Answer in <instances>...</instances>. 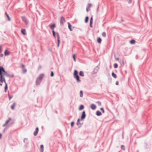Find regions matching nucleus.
Instances as JSON below:
<instances>
[{
    "label": "nucleus",
    "instance_id": "nucleus-13",
    "mask_svg": "<svg viewBox=\"0 0 152 152\" xmlns=\"http://www.w3.org/2000/svg\"><path fill=\"white\" fill-rule=\"evenodd\" d=\"M80 119L79 118L77 119V125L79 127H80L81 126V124L80 122Z\"/></svg>",
    "mask_w": 152,
    "mask_h": 152
},
{
    "label": "nucleus",
    "instance_id": "nucleus-48",
    "mask_svg": "<svg viewBox=\"0 0 152 152\" xmlns=\"http://www.w3.org/2000/svg\"><path fill=\"white\" fill-rule=\"evenodd\" d=\"M2 137V134L0 133V139Z\"/></svg>",
    "mask_w": 152,
    "mask_h": 152
},
{
    "label": "nucleus",
    "instance_id": "nucleus-52",
    "mask_svg": "<svg viewBox=\"0 0 152 152\" xmlns=\"http://www.w3.org/2000/svg\"><path fill=\"white\" fill-rule=\"evenodd\" d=\"M121 21H122V22H123L124 21V20H122V19H121Z\"/></svg>",
    "mask_w": 152,
    "mask_h": 152
},
{
    "label": "nucleus",
    "instance_id": "nucleus-26",
    "mask_svg": "<svg viewBox=\"0 0 152 152\" xmlns=\"http://www.w3.org/2000/svg\"><path fill=\"white\" fill-rule=\"evenodd\" d=\"M101 41L102 39L100 37H99L97 39V42L98 43H100L101 42Z\"/></svg>",
    "mask_w": 152,
    "mask_h": 152
},
{
    "label": "nucleus",
    "instance_id": "nucleus-41",
    "mask_svg": "<svg viewBox=\"0 0 152 152\" xmlns=\"http://www.w3.org/2000/svg\"><path fill=\"white\" fill-rule=\"evenodd\" d=\"M92 23H93V22H90V27H92Z\"/></svg>",
    "mask_w": 152,
    "mask_h": 152
},
{
    "label": "nucleus",
    "instance_id": "nucleus-44",
    "mask_svg": "<svg viewBox=\"0 0 152 152\" xmlns=\"http://www.w3.org/2000/svg\"><path fill=\"white\" fill-rule=\"evenodd\" d=\"M39 129L38 127H37L35 131L38 132Z\"/></svg>",
    "mask_w": 152,
    "mask_h": 152
},
{
    "label": "nucleus",
    "instance_id": "nucleus-25",
    "mask_svg": "<svg viewBox=\"0 0 152 152\" xmlns=\"http://www.w3.org/2000/svg\"><path fill=\"white\" fill-rule=\"evenodd\" d=\"M130 42L131 44H134L135 42V41L134 40H132L130 41Z\"/></svg>",
    "mask_w": 152,
    "mask_h": 152
},
{
    "label": "nucleus",
    "instance_id": "nucleus-24",
    "mask_svg": "<svg viewBox=\"0 0 152 152\" xmlns=\"http://www.w3.org/2000/svg\"><path fill=\"white\" fill-rule=\"evenodd\" d=\"M84 108V106L83 105H81L79 108V110H83Z\"/></svg>",
    "mask_w": 152,
    "mask_h": 152
},
{
    "label": "nucleus",
    "instance_id": "nucleus-3",
    "mask_svg": "<svg viewBox=\"0 0 152 152\" xmlns=\"http://www.w3.org/2000/svg\"><path fill=\"white\" fill-rule=\"evenodd\" d=\"M73 76L74 78L76 79L77 82L79 83L81 81V80L80 79L79 76L78 75V72L76 70H74Z\"/></svg>",
    "mask_w": 152,
    "mask_h": 152
},
{
    "label": "nucleus",
    "instance_id": "nucleus-10",
    "mask_svg": "<svg viewBox=\"0 0 152 152\" xmlns=\"http://www.w3.org/2000/svg\"><path fill=\"white\" fill-rule=\"evenodd\" d=\"M22 18L23 21L24 22L26 25H27L28 23V21H27L26 18L24 16L22 17Z\"/></svg>",
    "mask_w": 152,
    "mask_h": 152
},
{
    "label": "nucleus",
    "instance_id": "nucleus-28",
    "mask_svg": "<svg viewBox=\"0 0 152 152\" xmlns=\"http://www.w3.org/2000/svg\"><path fill=\"white\" fill-rule=\"evenodd\" d=\"M6 15V16L7 17V18L8 20L9 21H10V18L9 16V15L7 14V13L6 12H5Z\"/></svg>",
    "mask_w": 152,
    "mask_h": 152
},
{
    "label": "nucleus",
    "instance_id": "nucleus-45",
    "mask_svg": "<svg viewBox=\"0 0 152 152\" xmlns=\"http://www.w3.org/2000/svg\"><path fill=\"white\" fill-rule=\"evenodd\" d=\"M118 84H119V83H118V82L117 81L116 82V83H115V84L116 85H118Z\"/></svg>",
    "mask_w": 152,
    "mask_h": 152
},
{
    "label": "nucleus",
    "instance_id": "nucleus-53",
    "mask_svg": "<svg viewBox=\"0 0 152 152\" xmlns=\"http://www.w3.org/2000/svg\"><path fill=\"white\" fill-rule=\"evenodd\" d=\"M1 67H3L2 66H0V68L1 69Z\"/></svg>",
    "mask_w": 152,
    "mask_h": 152
},
{
    "label": "nucleus",
    "instance_id": "nucleus-38",
    "mask_svg": "<svg viewBox=\"0 0 152 152\" xmlns=\"http://www.w3.org/2000/svg\"><path fill=\"white\" fill-rule=\"evenodd\" d=\"M100 110L102 112V113H104V111L103 108H100Z\"/></svg>",
    "mask_w": 152,
    "mask_h": 152
},
{
    "label": "nucleus",
    "instance_id": "nucleus-2",
    "mask_svg": "<svg viewBox=\"0 0 152 152\" xmlns=\"http://www.w3.org/2000/svg\"><path fill=\"white\" fill-rule=\"evenodd\" d=\"M44 76L43 74H40L36 79V84L37 85H39Z\"/></svg>",
    "mask_w": 152,
    "mask_h": 152
},
{
    "label": "nucleus",
    "instance_id": "nucleus-33",
    "mask_svg": "<svg viewBox=\"0 0 152 152\" xmlns=\"http://www.w3.org/2000/svg\"><path fill=\"white\" fill-rule=\"evenodd\" d=\"M121 149L123 150H125V147L124 145H122L121 146Z\"/></svg>",
    "mask_w": 152,
    "mask_h": 152
},
{
    "label": "nucleus",
    "instance_id": "nucleus-23",
    "mask_svg": "<svg viewBox=\"0 0 152 152\" xmlns=\"http://www.w3.org/2000/svg\"><path fill=\"white\" fill-rule=\"evenodd\" d=\"M44 146L43 145H40V149L41 152H43L44 151L43 150Z\"/></svg>",
    "mask_w": 152,
    "mask_h": 152
},
{
    "label": "nucleus",
    "instance_id": "nucleus-50",
    "mask_svg": "<svg viewBox=\"0 0 152 152\" xmlns=\"http://www.w3.org/2000/svg\"><path fill=\"white\" fill-rule=\"evenodd\" d=\"M10 77H14V75H12V76H10Z\"/></svg>",
    "mask_w": 152,
    "mask_h": 152
},
{
    "label": "nucleus",
    "instance_id": "nucleus-16",
    "mask_svg": "<svg viewBox=\"0 0 152 152\" xmlns=\"http://www.w3.org/2000/svg\"><path fill=\"white\" fill-rule=\"evenodd\" d=\"M16 103L15 102H14L11 106V108L12 110H14V107L16 105Z\"/></svg>",
    "mask_w": 152,
    "mask_h": 152
},
{
    "label": "nucleus",
    "instance_id": "nucleus-17",
    "mask_svg": "<svg viewBox=\"0 0 152 152\" xmlns=\"http://www.w3.org/2000/svg\"><path fill=\"white\" fill-rule=\"evenodd\" d=\"M10 53V52L8 51L7 50H6L4 52V53L5 56H7L9 55Z\"/></svg>",
    "mask_w": 152,
    "mask_h": 152
},
{
    "label": "nucleus",
    "instance_id": "nucleus-31",
    "mask_svg": "<svg viewBox=\"0 0 152 152\" xmlns=\"http://www.w3.org/2000/svg\"><path fill=\"white\" fill-rule=\"evenodd\" d=\"M8 96L9 98V100H10L13 97V96H10V94H8Z\"/></svg>",
    "mask_w": 152,
    "mask_h": 152
},
{
    "label": "nucleus",
    "instance_id": "nucleus-32",
    "mask_svg": "<svg viewBox=\"0 0 152 152\" xmlns=\"http://www.w3.org/2000/svg\"><path fill=\"white\" fill-rule=\"evenodd\" d=\"M114 67L115 68H117L118 67V64L116 63L114 64Z\"/></svg>",
    "mask_w": 152,
    "mask_h": 152
},
{
    "label": "nucleus",
    "instance_id": "nucleus-37",
    "mask_svg": "<svg viewBox=\"0 0 152 152\" xmlns=\"http://www.w3.org/2000/svg\"><path fill=\"white\" fill-rule=\"evenodd\" d=\"M96 103L98 104V105L99 106H101V103L100 101H98L96 102Z\"/></svg>",
    "mask_w": 152,
    "mask_h": 152
},
{
    "label": "nucleus",
    "instance_id": "nucleus-22",
    "mask_svg": "<svg viewBox=\"0 0 152 152\" xmlns=\"http://www.w3.org/2000/svg\"><path fill=\"white\" fill-rule=\"evenodd\" d=\"M79 75L82 77H83L84 76V74L83 72L82 71H80L79 72Z\"/></svg>",
    "mask_w": 152,
    "mask_h": 152
},
{
    "label": "nucleus",
    "instance_id": "nucleus-30",
    "mask_svg": "<svg viewBox=\"0 0 152 152\" xmlns=\"http://www.w3.org/2000/svg\"><path fill=\"white\" fill-rule=\"evenodd\" d=\"M102 35L104 37H105L106 36V34L105 32H103L102 34Z\"/></svg>",
    "mask_w": 152,
    "mask_h": 152
},
{
    "label": "nucleus",
    "instance_id": "nucleus-19",
    "mask_svg": "<svg viewBox=\"0 0 152 152\" xmlns=\"http://www.w3.org/2000/svg\"><path fill=\"white\" fill-rule=\"evenodd\" d=\"M68 26L69 29L71 31H72V29L71 28L72 26L69 23H68Z\"/></svg>",
    "mask_w": 152,
    "mask_h": 152
},
{
    "label": "nucleus",
    "instance_id": "nucleus-36",
    "mask_svg": "<svg viewBox=\"0 0 152 152\" xmlns=\"http://www.w3.org/2000/svg\"><path fill=\"white\" fill-rule=\"evenodd\" d=\"M73 58L74 59V61H76V59L75 58V54H74L73 55Z\"/></svg>",
    "mask_w": 152,
    "mask_h": 152
},
{
    "label": "nucleus",
    "instance_id": "nucleus-20",
    "mask_svg": "<svg viewBox=\"0 0 152 152\" xmlns=\"http://www.w3.org/2000/svg\"><path fill=\"white\" fill-rule=\"evenodd\" d=\"M23 142L26 144H28V139L27 138H25L24 139Z\"/></svg>",
    "mask_w": 152,
    "mask_h": 152
},
{
    "label": "nucleus",
    "instance_id": "nucleus-39",
    "mask_svg": "<svg viewBox=\"0 0 152 152\" xmlns=\"http://www.w3.org/2000/svg\"><path fill=\"white\" fill-rule=\"evenodd\" d=\"M50 76L52 77H53L54 76V73L53 71L51 72Z\"/></svg>",
    "mask_w": 152,
    "mask_h": 152
},
{
    "label": "nucleus",
    "instance_id": "nucleus-6",
    "mask_svg": "<svg viewBox=\"0 0 152 152\" xmlns=\"http://www.w3.org/2000/svg\"><path fill=\"white\" fill-rule=\"evenodd\" d=\"M56 34L57 35V46L58 47L59 46V43L60 42V36L59 34L58 33H56Z\"/></svg>",
    "mask_w": 152,
    "mask_h": 152
},
{
    "label": "nucleus",
    "instance_id": "nucleus-46",
    "mask_svg": "<svg viewBox=\"0 0 152 152\" xmlns=\"http://www.w3.org/2000/svg\"><path fill=\"white\" fill-rule=\"evenodd\" d=\"M3 56V54H1L0 55V57H2Z\"/></svg>",
    "mask_w": 152,
    "mask_h": 152
},
{
    "label": "nucleus",
    "instance_id": "nucleus-27",
    "mask_svg": "<svg viewBox=\"0 0 152 152\" xmlns=\"http://www.w3.org/2000/svg\"><path fill=\"white\" fill-rule=\"evenodd\" d=\"M88 16H86V17L85 19V22L86 23H87L88 22Z\"/></svg>",
    "mask_w": 152,
    "mask_h": 152
},
{
    "label": "nucleus",
    "instance_id": "nucleus-4",
    "mask_svg": "<svg viewBox=\"0 0 152 152\" xmlns=\"http://www.w3.org/2000/svg\"><path fill=\"white\" fill-rule=\"evenodd\" d=\"M21 66L22 67V69H23V73L25 74L27 72V69H26L25 67V66L23 64H21Z\"/></svg>",
    "mask_w": 152,
    "mask_h": 152
},
{
    "label": "nucleus",
    "instance_id": "nucleus-47",
    "mask_svg": "<svg viewBox=\"0 0 152 152\" xmlns=\"http://www.w3.org/2000/svg\"><path fill=\"white\" fill-rule=\"evenodd\" d=\"M132 2V0H129V4L131 3Z\"/></svg>",
    "mask_w": 152,
    "mask_h": 152
},
{
    "label": "nucleus",
    "instance_id": "nucleus-7",
    "mask_svg": "<svg viewBox=\"0 0 152 152\" xmlns=\"http://www.w3.org/2000/svg\"><path fill=\"white\" fill-rule=\"evenodd\" d=\"M86 116V114L85 113V112L84 111L82 113V114L81 116V119L82 120H83L84 119Z\"/></svg>",
    "mask_w": 152,
    "mask_h": 152
},
{
    "label": "nucleus",
    "instance_id": "nucleus-40",
    "mask_svg": "<svg viewBox=\"0 0 152 152\" xmlns=\"http://www.w3.org/2000/svg\"><path fill=\"white\" fill-rule=\"evenodd\" d=\"M92 6V4H91L89 3L88 5V8Z\"/></svg>",
    "mask_w": 152,
    "mask_h": 152
},
{
    "label": "nucleus",
    "instance_id": "nucleus-51",
    "mask_svg": "<svg viewBox=\"0 0 152 152\" xmlns=\"http://www.w3.org/2000/svg\"><path fill=\"white\" fill-rule=\"evenodd\" d=\"M0 85L1 86H2V84L1 83H0Z\"/></svg>",
    "mask_w": 152,
    "mask_h": 152
},
{
    "label": "nucleus",
    "instance_id": "nucleus-11",
    "mask_svg": "<svg viewBox=\"0 0 152 152\" xmlns=\"http://www.w3.org/2000/svg\"><path fill=\"white\" fill-rule=\"evenodd\" d=\"M21 32L24 35H25L26 34V30L25 29L22 28L21 29Z\"/></svg>",
    "mask_w": 152,
    "mask_h": 152
},
{
    "label": "nucleus",
    "instance_id": "nucleus-1",
    "mask_svg": "<svg viewBox=\"0 0 152 152\" xmlns=\"http://www.w3.org/2000/svg\"><path fill=\"white\" fill-rule=\"evenodd\" d=\"M3 75H5L7 77H10V75L5 71L3 67H1V69L0 68V82L1 83H3L2 80L5 79L3 77Z\"/></svg>",
    "mask_w": 152,
    "mask_h": 152
},
{
    "label": "nucleus",
    "instance_id": "nucleus-18",
    "mask_svg": "<svg viewBox=\"0 0 152 152\" xmlns=\"http://www.w3.org/2000/svg\"><path fill=\"white\" fill-rule=\"evenodd\" d=\"M99 68L98 66H96L95 67L94 70V72L96 73L99 70Z\"/></svg>",
    "mask_w": 152,
    "mask_h": 152
},
{
    "label": "nucleus",
    "instance_id": "nucleus-5",
    "mask_svg": "<svg viewBox=\"0 0 152 152\" xmlns=\"http://www.w3.org/2000/svg\"><path fill=\"white\" fill-rule=\"evenodd\" d=\"M65 20L63 16H61L60 21L61 25V26L63 25L64 23H65Z\"/></svg>",
    "mask_w": 152,
    "mask_h": 152
},
{
    "label": "nucleus",
    "instance_id": "nucleus-35",
    "mask_svg": "<svg viewBox=\"0 0 152 152\" xmlns=\"http://www.w3.org/2000/svg\"><path fill=\"white\" fill-rule=\"evenodd\" d=\"M38 132H36V131H35V132H34V136H36L37 134H38Z\"/></svg>",
    "mask_w": 152,
    "mask_h": 152
},
{
    "label": "nucleus",
    "instance_id": "nucleus-14",
    "mask_svg": "<svg viewBox=\"0 0 152 152\" xmlns=\"http://www.w3.org/2000/svg\"><path fill=\"white\" fill-rule=\"evenodd\" d=\"M96 114L97 115L99 116L102 115V113L99 111L98 110L96 111Z\"/></svg>",
    "mask_w": 152,
    "mask_h": 152
},
{
    "label": "nucleus",
    "instance_id": "nucleus-42",
    "mask_svg": "<svg viewBox=\"0 0 152 152\" xmlns=\"http://www.w3.org/2000/svg\"><path fill=\"white\" fill-rule=\"evenodd\" d=\"M93 22V16H92L90 19V22Z\"/></svg>",
    "mask_w": 152,
    "mask_h": 152
},
{
    "label": "nucleus",
    "instance_id": "nucleus-34",
    "mask_svg": "<svg viewBox=\"0 0 152 152\" xmlns=\"http://www.w3.org/2000/svg\"><path fill=\"white\" fill-rule=\"evenodd\" d=\"M52 31L53 36L55 37H56V34H55V32L54 31Z\"/></svg>",
    "mask_w": 152,
    "mask_h": 152
},
{
    "label": "nucleus",
    "instance_id": "nucleus-12",
    "mask_svg": "<svg viewBox=\"0 0 152 152\" xmlns=\"http://www.w3.org/2000/svg\"><path fill=\"white\" fill-rule=\"evenodd\" d=\"M91 108L92 110H94L96 108V106L95 104H92L91 105Z\"/></svg>",
    "mask_w": 152,
    "mask_h": 152
},
{
    "label": "nucleus",
    "instance_id": "nucleus-8",
    "mask_svg": "<svg viewBox=\"0 0 152 152\" xmlns=\"http://www.w3.org/2000/svg\"><path fill=\"white\" fill-rule=\"evenodd\" d=\"M3 83L4 82L5 84V89L4 91L5 92H6V90L7 89V83H6L5 80V79H4L3 80H2Z\"/></svg>",
    "mask_w": 152,
    "mask_h": 152
},
{
    "label": "nucleus",
    "instance_id": "nucleus-15",
    "mask_svg": "<svg viewBox=\"0 0 152 152\" xmlns=\"http://www.w3.org/2000/svg\"><path fill=\"white\" fill-rule=\"evenodd\" d=\"M11 119L10 118H9V119L6 121L5 123L3 125V126H5L10 121Z\"/></svg>",
    "mask_w": 152,
    "mask_h": 152
},
{
    "label": "nucleus",
    "instance_id": "nucleus-29",
    "mask_svg": "<svg viewBox=\"0 0 152 152\" xmlns=\"http://www.w3.org/2000/svg\"><path fill=\"white\" fill-rule=\"evenodd\" d=\"M80 96L81 97L83 96V92L82 91H80Z\"/></svg>",
    "mask_w": 152,
    "mask_h": 152
},
{
    "label": "nucleus",
    "instance_id": "nucleus-9",
    "mask_svg": "<svg viewBox=\"0 0 152 152\" xmlns=\"http://www.w3.org/2000/svg\"><path fill=\"white\" fill-rule=\"evenodd\" d=\"M49 26L50 27L51 29L52 30V31H54V28L56 27V25L55 24H54L52 25H49Z\"/></svg>",
    "mask_w": 152,
    "mask_h": 152
},
{
    "label": "nucleus",
    "instance_id": "nucleus-43",
    "mask_svg": "<svg viewBox=\"0 0 152 152\" xmlns=\"http://www.w3.org/2000/svg\"><path fill=\"white\" fill-rule=\"evenodd\" d=\"M74 124V122H72L71 123V126L72 127L73 126Z\"/></svg>",
    "mask_w": 152,
    "mask_h": 152
},
{
    "label": "nucleus",
    "instance_id": "nucleus-49",
    "mask_svg": "<svg viewBox=\"0 0 152 152\" xmlns=\"http://www.w3.org/2000/svg\"><path fill=\"white\" fill-rule=\"evenodd\" d=\"M86 11H87V12H88V7H87V8H86Z\"/></svg>",
    "mask_w": 152,
    "mask_h": 152
},
{
    "label": "nucleus",
    "instance_id": "nucleus-21",
    "mask_svg": "<svg viewBox=\"0 0 152 152\" xmlns=\"http://www.w3.org/2000/svg\"><path fill=\"white\" fill-rule=\"evenodd\" d=\"M112 75L115 78H116L117 77V75L113 72L112 73Z\"/></svg>",
    "mask_w": 152,
    "mask_h": 152
}]
</instances>
